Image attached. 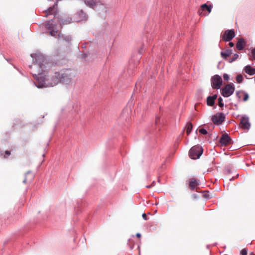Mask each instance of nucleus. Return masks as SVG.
I'll return each instance as SVG.
<instances>
[{
  "instance_id": "1",
  "label": "nucleus",
  "mask_w": 255,
  "mask_h": 255,
  "mask_svg": "<svg viewBox=\"0 0 255 255\" xmlns=\"http://www.w3.org/2000/svg\"><path fill=\"white\" fill-rule=\"evenodd\" d=\"M35 58V61L34 64V68H38L37 73V75L36 73L33 74V76L35 79L39 80V76H40V78L42 77V72L44 71V69L45 68V65L44 63L45 62V59L44 58L41 56H36Z\"/></svg>"
},
{
  "instance_id": "2",
  "label": "nucleus",
  "mask_w": 255,
  "mask_h": 255,
  "mask_svg": "<svg viewBox=\"0 0 255 255\" xmlns=\"http://www.w3.org/2000/svg\"><path fill=\"white\" fill-rule=\"evenodd\" d=\"M71 79V76L67 73L55 72L52 78V81L49 83V84L51 86H54L60 82L68 83L70 82Z\"/></svg>"
},
{
  "instance_id": "3",
  "label": "nucleus",
  "mask_w": 255,
  "mask_h": 255,
  "mask_svg": "<svg viewBox=\"0 0 255 255\" xmlns=\"http://www.w3.org/2000/svg\"><path fill=\"white\" fill-rule=\"evenodd\" d=\"M86 4L92 8H99V10L106 12L108 10L107 5L100 0H84Z\"/></svg>"
},
{
  "instance_id": "4",
  "label": "nucleus",
  "mask_w": 255,
  "mask_h": 255,
  "mask_svg": "<svg viewBox=\"0 0 255 255\" xmlns=\"http://www.w3.org/2000/svg\"><path fill=\"white\" fill-rule=\"evenodd\" d=\"M203 152V148L199 145L192 147L189 151V156L193 159H196L200 157Z\"/></svg>"
},
{
  "instance_id": "5",
  "label": "nucleus",
  "mask_w": 255,
  "mask_h": 255,
  "mask_svg": "<svg viewBox=\"0 0 255 255\" xmlns=\"http://www.w3.org/2000/svg\"><path fill=\"white\" fill-rule=\"evenodd\" d=\"M235 91V87L233 84H227L222 90V95L225 97L232 95Z\"/></svg>"
},
{
  "instance_id": "6",
  "label": "nucleus",
  "mask_w": 255,
  "mask_h": 255,
  "mask_svg": "<svg viewBox=\"0 0 255 255\" xmlns=\"http://www.w3.org/2000/svg\"><path fill=\"white\" fill-rule=\"evenodd\" d=\"M211 84L213 89H219L222 84V79L221 76L216 75L211 78Z\"/></svg>"
},
{
  "instance_id": "7",
  "label": "nucleus",
  "mask_w": 255,
  "mask_h": 255,
  "mask_svg": "<svg viewBox=\"0 0 255 255\" xmlns=\"http://www.w3.org/2000/svg\"><path fill=\"white\" fill-rule=\"evenodd\" d=\"M225 118V115L222 113H218L212 118V121L214 124L219 125L221 124Z\"/></svg>"
},
{
  "instance_id": "8",
  "label": "nucleus",
  "mask_w": 255,
  "mask_h": 255,
  "mask_svg": "<svg viewBox=\"0 0 255 255\" xmlns=\"http://www.w3.org/2000/svg\"><path fill=\"white\" fill-rule=\"evenodd\" d=\"M45 26L49 30L50 34L52 36H55L58 34V31L54 28L55 25L53 24L51 21H48L45 22Z\"/></svg>"
},
{
  "instance_id": "9",
  "label": "nucleus",
  "mask_w": 255,
  "mask_h": 255,
  "mask_svg": "<svg viewBox=\"0 0 255 255\" xmlns=\"http://www.w3.org/2000/svg\"><path fill=\"white\" fill-rule=\"evenodd\" d=\"M235 32L233 30H227L225 31L222 38L226 41H229L235 37Z\"/></svg>"
},
{
  "instance_id": "10",
  "label": "nucleus",
  "mask_w": 255,
  "mask_h": 255,
  "mask_svg": "<svg viewBox=\"0 0 255 255\" xmlns=\"http://www.w3.org/2000/svg\"><path fill=\"white\" fill-rule=\"evenodd\" d=\"M220 143L224 145H227L232 143V139L228 134H223L220 139Z\"/></svg>"
},
{
  "instance_id": "11",
  "label": "nucleus",
  "mask_w": 255,
  "mask_h": 255,
  "mask_svg": "<svg viewBox=\"0 0 255 255\" xmlns=\"http://www.w3.org/2000/svg\"><path fill=\"white\" fill-rule=\"evenodd\" d=\"M240 124L241 127L243 129H248L250 127V124L249 121V119L247 117H242L241 120Z\"/></svg>"
},
{
  "instance_id": "12",
  "label": "nucleus",
  "mask_w": 255,
  "mask_h": 255,
  "mask_svg": "<svg viewBox=\"0 0 255 255\" xmlns=\"http://www.w3.org/2000/svg\"><path fill=\"white\" fill-rule=\"evenodd\" d=\"M199 184V180L195 178H192L190 180L189 188L191 190H194Z\"/></svg>"
},
{
  "instance_id": "13",
  "label": "nucleus",
  "mask_w": 255,
  "mask_h": 255,
  "mask_svg": "<svg viewBox=\"0 0 255 255\" xmlns=\"http://www.w3.org/2000/svg\"><path fill=\"white\" fill-rule=\"evenodd\" d=\"M246 44V42L245 40L243 38H240L237 43L236 47L239 50H241L243 49Z\"/></svg>"
},
{
  "instance_id": "14",
  "label": "nucleus",
  "mask_w": 255,
  "mask_h": 255,
  "mask_svg": "<svg viewBox=\"0 0 255 255\" xmlns=\"http://www.w3.org/2000/svg\"><path fill=\"white\" fill-rule=\"evenodd\" d=\"M217 98V95H214L212 96H209L207 99V104L209 106H213L215 103V100Z\"/></svg>"
},
{
  "instance_id": "15",
  "label": "nucleus",
  "mask_w": 255,
  "mask_h": 255,
  "mask_svg": "<svg viewBox=\"0 0 255 255\" xmlns=\"http://www.w3.org/2000/svg\"><path fill=\"white\" fill-rule=\"evenodd\" d=\"M56 4L54 5L52 7H50L47 10L45 11V16L47 17L49 15L54 14L55 11L56 9Z\"/></svg>"
},
{
  "instance_id": "16",
  "label": "nucleus",
  "mask_w": 255,
  "mask_h": 255,
  "mask_svg": "<svg viewBox=\"0 0 255 255\" xmlns=\"http://www.w3.org/2000/svg\"><path fill=\"white\" fill-rule=\"evenodd\" d=\"M244 70L245 72L250 75L255 74V68H252L250 65H247L245 67Z\"/></svg>"
},
{
  "instance_id": "17",
  "label": "nucleus",
  "mask_w": 255,
  "mask_h": 255,
  "mask_svg": "<svg viewBox=\"0 0 255 255\" xmlns=\"http://www.w3.org/2000/svg\"><path fill=\"white\" fill-rule=\"evenodd\" d=\"M212 8V5H208L206 3H204L201 5V10L203 11L205 10H207L209 13H210L211 12Z\"/></svg>"
},
{
  "instance_id": "18",
  "label": "nucleus",
  "mask_w": 255,
  "mask_h": 255,
  "mask_svg": "<svg viewBox=\"0 0 255 255\" xmlns=\"http://www.w3.org/2000/svg\"><path fill=\"white\" fill-rule=\"evenodd\" d=\"M58 40L59 41L65 40L67 42H69L71 40V37L70 36H64L63 35L58 34Z\"/></svg>"
},
{
  "instance_id": "19",
  "label": "nucleus",
  "mask_w": 255,
  "mask_h": 255,
  "mask_svg": "<svg viewBox=\"0 0 255 255\" xmlns=\"http://www.w3.org/2000/svg\"><path fill=\"white\" fill-rule=\"evenodd\" d=\"M232 54V50L228 49L224 52H222L221 54L223 58L226 59L227 57L230 56Z\"/></svg>"
},
{
  "instance_id": "20",
  "label": "nucleus",
  "mask_w": 255,
  "mask_h": 255,
  "mask_svg": "<svg viewBox=\"0 0 255 255\" xmlns=\"http://www.w3.org/2000/svg\"><path fill=\"white\" fill-rule=\"evenodd\" d=\"M186 133L189 135L192 131L193 126L191 123H188L186 125Z\"/></svg>"
},
{
  "instance_id": "21",
  "label": "nucleus",
  "mask_w": 255,
  "mask_h": 255,
  "mask_svg": "<svg viewBox=\"0 0 255 255\" xmlns=\"http://www.w3.org/2000/svg\"><path fill=\"white\" fill-rule=\"evenodd\" d=\"M237 94L238 95H239L240 94L243 95V96H244L243 100L244 101H247L248 100V99H249V95H248V94H247L246 93L238 92L237 93Z\"/></svg>"
},
{
  "instance_id": "22",
  "label": "nucleus",
  "mask_w": 255,
  "mask_h": 255,
  "mask_svg": "<svg viewBox=\"0 0 255 255\" xmlns=\"http://www.w3.org/2000/svg\"><path fill=\"white\" fill-rule=\"evenodd\" d=\"M243 80V77L242 75L239 74L236 77V81L238 83H241Z\"/></svg>"
},
{
  "instance_id": "23",
  "label": "nucleus",
  "mask_w": 255,
  "mask_h": 255,
  "mask_svg": "<svg viewBox=\"0 0 255 255\" xmlns=\"http://www.w3.org/2000/svg\"><path fill=\"white\" fill-rule=\"evenodd\" d=\"M70 22L69 20H63V19L60 20L59 23L60 25L62 26L64 24H67Z\"/></svg>"
},
{
  "instance_id": "24",
  "label": "nucleus",
  "mask_w": 255,
  "mask_h": 255,
  "mask_svg": "<svg viewBox=\"0 0 255 255\" xmlns=\"http://www.w3.org/2000/svg\"><path fill=\"white\" fill-rule=\"evenodd\" d=\"M199 132L203 134H207L208 133L207 131L204 128L199 129Z\"/></svg>"
},
{
  "instance_id": "25",
  "label": "nucleus",
  "mask_w": 255,
  "mask_h": 255,
  "mask_svg": "<svg viewBox=\"0 0 255 255\" xmlns=\"http://www.w3.org/2000/svg\"><path fill=\"white\" fill-rule=\"evenodd\" d=\"M218 103H219V106L220 107H223L224 106V103H223V100L222 98L220 97L218 99Z\"/></svg>"
},
{
  "instance_id": "26",
  "label": "nucleus",
  "mask_w": 255,
  "mask_h": 255,
  "mask_svg": "<svg viewBox=\"0 0 255 255\" xmlns=\"http://www.w3.org/2000/svg\"><path fill=\"white\" fill-rule=\"evenodd\" d=\"M251 52H252V58L251 59L255 60V47L252 50Z\"/></svg>"
},
{
  "instance_id": "27",
  "label": "nucleus",
  "mask_w": 255,
  "mask_h": 255,
  "mask_svg": "<svg viewBox=\"0 0 255 255\" xmlns=\"http://www.w3.org/2000/svg\"><path fill=\"white\" fill-rule=\"evenodd\" d=\"M241 254L242 255H247V250L246 249H243L241 252Z\"/></svg>"
},
{
  "instance_id": "28",
  "label": "nucleus",
  "mask_w": 255,
  "mask_h": 255,
  "mask_svg": "<svg viewBox=\"0 0 255 255\" xmlns=\"http://www.w3.org/2000/svg\"><path fill=\"white\" fill-rule=\"evenodd\" d=\"M224 80L228 81L229 79V76L227 74H224L223 75Z\"/></svg>"
},
{
  "instance_id": "29",
  "label": "nucleus",
  "mask_w": 255,
  "mask_h": 255,
  "mask_svg": "<svg viewBox=\"0 0 255 255\" xmlns=\"http://www.w3.org/2000/svg\"><path fill=\"white\" fill-rule=\"evenodd\" d=\"M45 84V78H43V79L41 80V84L40 85L37 86L38 88L41 87L43 86V85Z\"/></svg>"
},
{
  "instance_id": "30",
  "label": "nucleus",
  "mask_w": 255,
  "mask_h": 255,
  "mask_svg": "<svg viewBox=\"0 0 255 255\" xmlns=\"http://www.w3.org/2000/svg\"><path fill=\"white\" fill-rule=\"evenodd\" d=\"M10 155V152L9 151L6 150L5 151V155L4 156V158H7V156Z\"/></svg>"
},
{
  "instance_id": "31",
  "label": "nucleus",
  "mask_w": 255,
  "mask_h": 255,
  "mask_svg": "<svg viewBox=\"0 0 255 255\" xmlns=\"http://www.w3.org/2000/svg\"><path fill=\"white\" fill-rule=\"evenodd\" d=\"M238 57H239L238 54H235L234 55V56H233V59H232V60H231V62H232V61H233L235 60L236 59H237L238 58Z\"/></svg>"
},
{
  "instance_id": "32",
  "label": "nucleus",
  "mask_w": 255,
  "mask_h": 255,
  "mask_svg": "<svg viewBox=\"0 0 255 255\" xmlns=\"http://www.w3.org/2000/svg\"><path fill=\"white\" fill-rule=\"evenodd\" d=\"M142 218H143V219H144V220H147L148 219V218H147V217L146 214H145V213H143V214H142Z\"/></svg>"
},
{
  "instance_id": "33",
  "label": "nucleus",
  "mask_w": 255,
  "mask_h": 255,
  "mask_svg": "<svg viewBox=\"0 0 255 255\" xmlns=\"http://www.w3.org/2000/svg\"><path fill=\"white\" fill-rule=\"evenodd\" d=\"M29 175H30L31 179H32L33 178V175L31 174V173L29 172H27L26 174V176H28Z\"/></svg>"
},
{
  "instance_id": "34",
  "label": "nucleus",
  "mask_w": 255,
  "mask_h": 255,
  "mask_svg": "<svg viewBox=\"0 0 255 255\" xmlns=\"http://www.w3.org/2000/svg\"><path fill=\"white\" fill-rule=\"evenodd\" d=\"M229 45L230 47H233L234 46V44L233 42H230L229 43Z\"/></svg>"
},
{
  "instance_id": "35",
  "label": "nucleus",
  "mask_w": 255,
  "mask_h": 255,
  "mask_svg": "<svg viewBox=\"0 0 255 255\" xmlns=\"http://www.w3.org/2000/svg\"><path fill=\"white\" fill-rule=\"evenodd\" d=\"M154 182H153V183L150 185H149V186H146V187L147 188H151V187L153 186V184Z\"/></svg>"
},
{
  "instance_id": "36",
  "label": "nucleus",
  "mask_w": 255,
  "mask_h": 255,
  "mask_svg": "<svg viewBox=\"0 0 255 255\" xmlns=\"http://www.w3.org/2000/svg\"><path fill=\"white\" fill-rule=\"evenodd\" d=\"M136 236L137 238H140V237H141V235H140L139 233H137V234H136Z\"/></svg>"
},
{
  "instance_id": "37",
  "label": "nucleus",
  "mask_w": 255,
  "mask_h": 255,
  "mask_svg": "<svg viewBox=\"0 0 255 255\" xmlns=\"http://www.w3.org/2000/svg\"><path fill=\"white\" fill-rule=\"evenodd\" d=\"M23 182L24 183H27V178H26V177H25V179L23 180Z\"/></svg>"
},
{
  "instance_id": "38",
  "label": "nucleus",
  "mask_w": 255,
  "mask_h": 255,
  "mask_svg": "<svg viewBox=\"0 0 255 255\" xmlns=\"http://www.w3.org/2000/svg\"><path fill=\"white\" fill-rule=\"evenodd\" d=\"M198 13H199V14L200 15H201V14H202V11L201 12V11H200V10H199L198 11Z\"/></svg>"
}]
</instances>
